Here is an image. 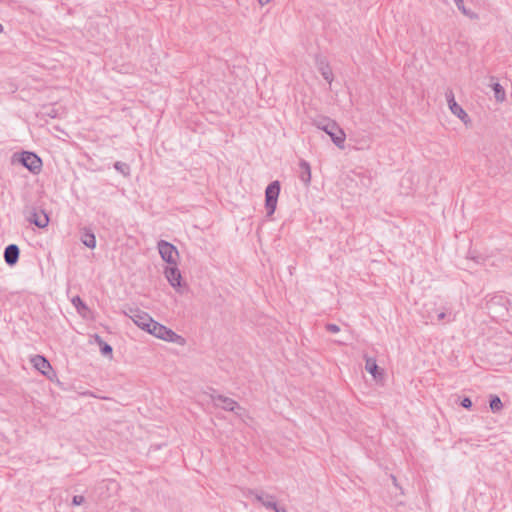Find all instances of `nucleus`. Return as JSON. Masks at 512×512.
<instances>
[{
	"mask_svg": "<svg viewBox=\"0 0 512 512\" xmlns=\"http://www.w3.org/2000/svg\"><path fill=\"white\" fill-rule=\"evenodd\" d=\"M248 493L250 495H253L255 500L258 501L259 503H262L265 495H268L267 493H264L262 491H257V490H249Z\"/></svg>",
	"mask_w": 512,
	"mask_h": 512,
	"instance_id": "24",
	"label": "nucleus"
},
{
	"mask_svg": "<svg viewBox=\"0 0 512 512\" xmlns=\"http://www.w3.org/2000/svg\"><path fill=\"white\" fill-rule=\"evenodd\" d=\"M392 480H393L394 484L396 485V477L395 476H392Z\"/></svg>",
	"mask_w": 512,
	"mask_h": 512,
	"instance_id": "34",
	"label": "nucleus"
},
{
	"mask_svg": "<svg viewBox=\"0 0 512 512\" xmlns=\"http://www.w3.org/2000/svg\"><path fill=\"white\" fill-rule=\"evenodd\" d=\"M261 5L269 3L271 0H258Z\"/></svg>",
	"mask_w": 512,
	"mask_h": 512,
	"instance_id": "32",
	"label": "nucleus"
},
{
	"mask_svg": "<svg viewBox=\"0 0 512 512\" xmlns=\"http://www.w3.org/2000/svg\"><path fill=\"white\" fill-rule=\"evenodd\" d=\"M72 304L77 309L78 313L82 315H84V312L89 310L87 305L82 301V299L79 296H75L72 298Z\"/></svg>",
	"mask_w": 512,
	"mask_h": 512,
	"instance_id": "21",
	"label": "nucleus"
},
{
	"mask_svg": "<svg viewBox=\"0 0 512 512\" xmlns=\"http://www.w3.org/2000/svg\"><path fill=\"white\" fill-rule=\"evenodd\" d=\"M3 30H4V27H3V25L0 23V33H2V32H3Z\"/></svg>",
	"mask_w": 512,
	"mask_h": 512,
	"instance_id": "33",
	"label": "nucleus"
},
{
	"mask_svg": "<svg viewBox=\"0 0 512 512\" xmlns=\"http://www.w3.org/2000/svg\"><path fill=\"white\" fill-rule=\"evenodd\" d=\"M124 314L128 316L140 329L148 332L154 319L139 308L129 307Z\"/></svg>",
	"mask_w": 512,
	"mask_h": 512,
	"instance_id": "3",
	"label": "nucleus"
},
{
	"mask_svg": "<svg viewBox=\"0 0 512 512\" xmlns=\"http://www.w3.org/2000/svg\"><path fill=\"white\" fill-rule=\"evenodd\" d=\"M27 220L38 228H45L49 224V216L44 210L32 208Z\"/></svg>",
	"mask_w": 512,
	"mask_h": 512,
	"instance_id": "8",
	"label": "nucleus"
},
{
	"mask_svg": "<svg viewBox=\"0 0 512 512\" xmlns=\"http://www.w3.org/2000/svg\"><path fill=\"white\" fill-rule=\"evenodd\" d=\"M148 333H150L151 335H153L159 339L173 342V343H176L180 339H182L181 336L178 335L177 333H175L173 330H171L170 328H167L166 326L158 323L155 320L153 321Z\"/></svg>",
	"mask_w": 512,
	"mask_h": 512,
	"instance_id": "4",
	"label": "nucleus"
},
{
	"mask_svg": "<svg viewBox=\"0 0 512 512\" xmlns=\"http://www.w3.org/2000/svg\"><path fill=\"white\" fill-rule=\"evenodd\" d=\"M457 8L466 16L470 17L471 19L476 18V14L471 12L470 10H467L464 6V0H454Z\"/></svg>",
	"mask_w": 512,
	"mask_h": 512,
	"instance_id": "23",
	"label": "nucleus"
},
{
	"mask_svg": "<svg viewBox=\"0 0 512 512\" xmlns=\"http://www.w3.org/2000/svg\"><path fill=\"white\" fill-rule=\"evenodd\" d=\"M165 277L170 283V285L174 288L182 287V276L180 270L177 268V265H173L170 267H166L165 269Z\"/></svg>",
	"mask_w": 512,
	"mask_h": 512,
	"instance_id": "9",
	"label": "nucleus"
},
{
	"mask_svg": "<svg viewBox=\"0 0 512 512\" xmlns=\"http://www.w3.org/2000/svg\"><path fill=\"white\" fill-rule=\"evenodd\" d=\"M19 255L20 249L16 244H9L4 249V260L9 266H14L18 262Z\"/></svg>",
	"mask_w": 512,
	"mask_h": 512,
	"instance_id": "10",
	"label": "nucleus"
},
{
	"mask_svg": "<svg viewBox=\"0 0 512 512\" xmlns=\"http://www.w3.org/2000/svg\"><path fill=\"white\" fill-rule=\"evenodd\" d=\"M281 185L278 180L272 181L265 189V209L268 217L276 210Z\"/></svg>",
	"mask_w": 512,
	"mask_h": 512,
	"instance_id": "2",
	"label": "nucleus"
},
{
	"mask_svg": "<svg viewBox=\"0 0 512 512\" xmlns=\"http://www.w3.org/2000/svg\"><path fill=\"white\" fill-rule=\"evenodd\" d=\"M299 178L306 185L311 182V167L310 164L305 160L299 162Z\"/></svg>",
	"mask_w": 512,
	"mask_h": 512,
	"instance_id": "13",
	"label": "nucleus"
},
{
	"mask_svg": "<svg viewBox=\"0 0 512 512\" xmlns=\"http://www.w3.org/2000/svg\"><path fill=\"white\" fill-rule=\"evenodd\" d=\"M450 111L457 116L460 120H462L464 123H467L470 121V118L468 114L464 111V109L457 103L453 102L452 104L448 105Z\"/></svg>",
	"mask_w": 512,
	"mask_h": 512,
	"instance_id": "16",
	"label": "nucleus"
},
{
	"mask_svg": "<svg viewBox=\"0 0 512 512\" xmlns=\"http://www.w3.org/2000/svg\"><path fill=\"white\" fill-rule=\"evenodd\" d=\"M43 115L50 118H56L58 116V111L55 107H46L44 108Z\"/></svg>",
	"mask_w": 512,
	"mask_h": 512,
	"instance_id": "25",
	"label": "nucleus"
},
{
	"mask_svg": "<svg viewBox=\"0 0 512 512\" xmlns=\"http://www.w3.org/2000/svg\"><path fill=\"white\" fill-rule=\"evenodd\" d=\"M318 70L320 71L323 78L328 82L331 83L333 81V73L329 66V64L325 60H319L317 61Z\"/></svg>",
	"mask_w": 512,
	"mask_h": 512,
	"instance_id": "14",
	"label": "nucleus"
},
{
	"mask_svg": "<svg viewBox=\"0 0 512 512\" xmlns=\"http://www.w3.org/2000/svg\"><path fill=\"white\" fill-rule=\"evenodd\" d=\"M445 317H446V313L445 312H440V313L437 314V320L438 321H441V320L445 319Z\"/></svg>",
	"mask_w": 512,
	"mask_h": 512,
	"instance_id": "30",
	"label": "nucleus"
},
{
	"mask_svg": "<svg viewBox=\"0 0 512 512\" xmlns=\"http://www.w3.org/2000/svg\"><path fill=\"white\" fill-rule=\"evenodd\" d=\"M114 168L117 172H119L120 174H122L125 177L129 176L131 173L129 164L122 162V161H116L114 163Z\"/></svg>",
	"mask_w": 512,
	"mask_h": 512,
	"instance_id": "20",
	"label": "nucleus"
},
{
	"mask_svg": "<svg viewBox=\"0 0 512 512\" xmlns=\"http://www.w3.org/2000/svg\"><path fill=\"white\" fill-rule=\"evenodd\" d=\"M81 241L88 248L93 249L96 247V237L91 230H84L81 235Z\"/></svg>",
	"mask_w": 512,
	"mask_h": 512,
	"instance_id": "17",
	"label": "nucleus"
},
{
	"mask_svg": "<svg viewBox=\"0 0 512 512\" xmlns=\"http://www.w3.org/2000/svg\"><path fill=\"white\" fill-rule=\"evenodd\" d=\"M492 90L494 91V97L498 102L505 100L506 94L502 85L498 82L492 84Z\"/></svg>",
	"mask_w": 512,
	"mask_h": 512,
	"instance_id": "19",
	"label": "nucleus"
},
{
	"mask_svg": "<svg viewBox=\"0 0 512 512\" xmlns=\"http://www.w3.org/2000/svg\"><path fill=\"white\" fill-rule=\"evenodd\" d=\"M212 400L216 406H219L226 411L237 413L238 410L242 409L235 400L223 395L212 396Z\"/></svg>",
	"mask_w": 512,
	"mask_h": 512,
	"instance_id": "7",
	"label": "nucleus"
},
{
	"mask_svg": "<svg viewBox=\"0 0 512 512\" xmlns=\"http://www.w3.org/2000/svg\"><path fill=\"white\" fill-rule=\"evenodd\" d=\"M157 247L163 261L170 265H177V258L179 253L173 244L165 240H160L157 244Z\"/></svg>",
	"mask_w": 512,
	"mask_h": 512,
	"instance_id": "5",
	"label": "nucleus"
},
{
	"mask_svg": "<svg viewBox=\"0 0 512 512\" xmlns=\"http://www.w3.org/2000/svg\"><path fill=\"white\" fill-rule=\"evenodd\" d=\"M445 97H446L448 105L452 104L453 102H456L452 89H447L446 90Z\"/></svg>",
	"mask_w": 512,
	"mask_h": 512,
	"instance_id": "26",
	"label": "nucleus"
},
{
	"mask_svg": "<svg viewBox=\"0 0 512 512\" xmlns=\"http://www.w3.org/2000/svg\"><path fill=\"white\" fill-rule=\"evenodd\" d=\"M95 341L99 345L100 352L103 356L112 358L113 348L105 342L98 334L95 335Z\"/></svg>",
	"mask_w": 512,
	"mask_h": 512,
	"instance_id": "15",
	"label": "nucleus"
},
{
	"mask_svg": "<svg viewBox=\"0 0 512 512\" xmlns=\"http://www.w3.org/2000/svg\"><path fill=\"white\" fill-rule=\"evenodd\" d=\"M33 366L43 375H47L52 369L50 362L42 355H36L31 359Z\"/></svg>",
	"mask_w": 512,
	"mask_h": 512,
	"instance_id": "11",
	"label": "nucleus"
},
{
	"mask_svg": "<svg viewBox=\"0 0 512 512\" xmlns=\"http://www.w3.org/2000/svg\"><path fill=\"white\" fill-rule=\"evenodd\" d=\"M313 125L327 133L337 147H344L346 135L336 121L329 117H319L313 120Z\"/></svg>",
	"mask_w": 512,
	"mask_h": 512,
	"instance_id": "1",
	"label": "nucleus"
},
{
	"mask_svg": "<svg viewBox=\"0 0 512 512\" xmlns=\"http://www.w3.org/2000/svg\"><path fill=\"white\" fill-rule=\"evenodd\" d=\"M460 405L465 408V409H471L473 403H472V400L469 398V397H464L461 402H460Z\"/></svg>",
	"mask_w": 512,
	"mask_h": 512,
	"instance_id": "27",
	"label": "nucleus"
},
{
	"mask_svg": "<svg viewBox=\"0 0 512 512\" xmlns=\"http://www.w3.org/2000/svg\"><path fill=\"white\" fill-rule=\"evenodd\" d=\"M489 407L493 413L500 412L503 409V403L499 396L490 395Z\"/></svg>",
	"mask_w": 512,
	"mask_h": 512,
	"instance_id": "18",
	"label": "nucleus"
},
{
	"mask_svg": "<svg viewBox=\"0 0 512 512\" xmlns=\"http://www.w3.org/2000/svg\"><path fill=\"white\" fill-rule=\"evenodd\" d=\"M273 511H275V512H287L285 507H280L278 505H276V509H273Z\"/></svg>",
	"mask_w": 512,
	"mask_h": 512,
	"instance_id": "31",
	"label": "nucleus"
},
{
	"mask_svg": "<svg viewBox=\"0 0 512 512\" xmlns=\"http://www.w3.org/2000/svg\"><path fill=\"white\" fill-rule=\"evenodd\" d=\"M20 163L27 168L31 173L38 174L42 169V160L34 152L23 151L19 159Z\"/></svg>",
	"mask_w": 512,
	"mask_h": 512,
	"instance_id": "6",
	"label": "nucleus"
},
{
	"mask_svg": "<svg viewBox=\"0 0 512 512\" xmlns=\"http://www.w3.org/2000/svg\"><path fill=\"white\" fill-rule=\"evenodd\" d=\"M85 501L84 496L82 495H75L72 498V505H81Z\"/></svg>",
	"mask_w": 512,
	"mask_h": 512,
	"instance_id": "29",
	"label": "nucleus"
},
{
	"mask_svg": "<svg viewBox=\"0 0 512 512\" xmlns=\"http://www.w3.org/2000/svg\"><path fill=\"white\" fill-rule=\"evenodd\" d=\"M325 327H326V330L330 333H337L340 331V327L333 323H328V324H326Z\"/></svg>",
	"mask_w": 512,
	"mask_h": 512,
	"instance_id": "28",
	"label": "nucleus"
},
{
	"mask_svg": "<svg viewBox=\"0 0 512 512\" xmlns=\"http://www.w3.org/2000/svg\"><path fill=\"white\" fill-rule=\"evenodd\" d=\"M365 369L373 376L374 379H379L383 376V372L377 365L374 358L366 357Z\"/></svg>",
	"mask_w": 512,
	"mask_h": 512,
	"instance_id": "12",
	"label": "nucleus"
},
{
	"mask_svg": "<svg viewBox=\"0 0 512 512\" xmlns=\"http://www.w3.org/2000/svg\"><path fill=\"white\" fill-rule=\"evenodd\" d=\"M266 509H276V500H275V496L274 495H271V494H268V495H265L264 497V500L263 502L261 503Z\"/></svg>",
	"mask_w": 512,
	"mask_h": 512,
	"instance_id": "22",
	"label": "nucleus"
}]
</instances>
